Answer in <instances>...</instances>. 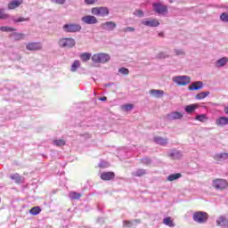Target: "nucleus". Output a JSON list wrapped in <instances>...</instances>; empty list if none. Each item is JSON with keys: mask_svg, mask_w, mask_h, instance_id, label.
<instances>
[{"mask_svg": "<svg viewBox=\"0 0 228 228\" xmlns=\"http://www.w3.org/2000/svg\"><path fill=\"white\" fill-rule=\"evenodd\" d=\"M91 60L94 63H108L110 60H111V57L108 53H94Z\"/></svg>", "mask_w": 228, "mask_h": 228, "instance_id": "1", "label": "nucleus"}, {"mask_svg": "<svg viewBox=\"0 0 228 228\" xmlns=\"http://www.w3.org/2000/svg\"><path fill=\"white\" fill-rule=\"evenodd\" d=\"M194 222L197 224H206L208 222V218H209V215L207 212L197 211L193 214L192 216Z\"/></svg>", "mask_w": 228, "mask_h": 228, "instance_id": "2", "label": "nucleus"}, {"mask_svg": "<svg viewBox=\"0 0 228 228\" xmlns=\"http://www.w3.org/2000/svg\"><path fill=\"white\" fill-rule=\"evenodd\" d=\"M173 81L179 86H186L191 83V77L188 76H177L173 77Z\"/></svg>", "mask_w": 228, "mask_h": 228, "instance_id": "3", "label": "nucleus"}, {"mask_svg": "<svg viewBox=\"0 0 228 228\" xmlns=\"http://www.w3.org/2000/svg\"><path fill=\"white\" fill-rule=\"evenodd\" d=\"M91 12L93 15L97 17H108L110 15V9L108 7H93Z\"/></svg>", "mask_w": 228, "mask_h": 228, "instance_id": "4", "label": "nucleus"}, {"mask_svg": "<svg viewBox=\"0 0 228 228\" xmlns=\"http://www.w3.org/2000/svg\"><path fill=\"white\" fill-rule=\"evenodd\" d=\"M60 47H68L69 49L76 45V40L71 37H62L59 40Z\"/></svg>", "mask_w": 228, "mask_h": 228, "instance_id": "5", "label": "nucleus"}, {"mask_svg": "<svg viewBox=\"0 0 228 228\" xmlns=\"http://www.w3.org/2000/svg\"><path fill=\"white\" fill-rule=\"evenodd\" d=\"M212 186L216 190L222 191V190H225V188L228 187V183H227V180H225V179L216 178V179L213 180Z\"/></svg>", "mask_w": 228, "mask_h": 228, "instance_id": "6", "label": "nucleus"}, {"mask_svg": "<svg viewBox=\"0 0 228 228\" xmlns=\"http://www.w3.org/2000/svg\"><path fill=\"white\" fill-rule=\"evenodd\" d=\"M64 31L66 33H77V31H81V25L79 24H65L63 26Z\"/></svg>", "mask_w": 228, "mask_h": 228, "instance_id": "7", "label": "nucleus"}, {"mask_svg": "<svg viewBox=\"0 0 228 228\" xmlns=\"http://www.w3.org/2000/svg\"><path fill=\"white\" fill-rule=\"evenodd\" d=\"M152 7L156 13H159L160 15L168 12V7L167 5H163L160 3L153 4Z\"/></svg>", "mask_w": 228, "mask_h": 228, "instance_id": "8", "label": "nucleus"}, {"mask_svg": "<svg viewBox=\"0 0 228 228\" xmlns=\"http://www.w3.org/2000/svg\"><path fill=\"white\" fill-rule=\"evenodd\" d=\"M27 51H42V43L31 42L26 45Z\"/></svg>", "mask_w": 228, "mask_h": 228, "instance_id": "9", "label": "nucleus"}, {"mask_svg": "<svg viewBox=\"0 0 228 228\" xmlns=\"http://www.w3.org/2000/svg\"><path fill=\"white\" fill-rule=\"evenodd\" d=\"M82 22H85V24H97L99 20L95 16L93 15H86L82 18Z\"/></svg>", "mask_w": 228, "mask_h": 228, "instance_id": "10", "label": "nucleus"}, {"mask_svg": "<svg viewBox=\"0 0 228 228\" xmlns=\"http://www.w3.org/2000/svg\"><path fill=\"white\" fill-rule=\"evenodd\" d=\"M166 117L167 120H180V118H183V113L179 111L170 112Z\"/></svg>", "mask_w": 228, "mask_h": 228, "instance_id": "11", "label": "nucleus"}, {"mask_svg": "<svg viewBox=\"0 0 228 228\" xmlns=\"http://www.w3.org/2000/svg\"><path fill=\"white\" fill-rule=\"evenodd\" d=\"M142 24L147 26L148 28H158L159 26V20L153 19L150 20H142Z\"/></svg>", "mask_w": 228, "mask_h": 228, "instance_id": "12", "label": "nucleus"}, {"mask_svg": "<svg viewBox=\"0 0 228 228\" xmlns=\"http://www.w3.org/2000/svg\"><path fill=\"white\" fill-rule=\"evenodd\" d=\"M115 177V172H103L101 174L100 178L102 181H111Z\"/></svg>", "mask_w": 228, "mask_h": 228, "instance_id": "13", "label": "nucleus"}, {"mask_svg": "<svg viewBox=\"0 0 228 228\" xmlns=\"http://www.w3.org/2000/svg\"><path fill=\"white\" fill-rule=\"evenodd\" d=\"M101 27L103 29H107L108 31H113V29L117 28V23H115V21H107V22L102 23Z\"/></svg>", "mask_w": 228, "mask_h": 228, "instance_id": "14", "label": "nucleus"}, {"mask_svg": "<svg viewBox=\"0 0 228 228\" xmlns=\"http://www.w3.org/2000/svg\"><path fill=\"white\" fill-rule=\"evenodd\" d=\"M24 0H12L8 4V10H15L16 8H19L21 4H23Z\"/></svg>", "mask_w": 228, "mask_h": 228, "instance_id": "15", "label": "nucleus"}, {"mask_svg": "<svg viewBox=\"0 0 228 228\" xmlns=\"http://www.w3.org/2000/svg\"><path fill=\"white\" fill-rule=\"evenodd\" d=\"M216 225L218 227H228V219L224 216H220L216 219Z\"/></svg>", "mask_w": 228, "mask_h": 228, "instance_id": "16", "label": "nucleus"}, {"mask_svg": "<svg viewBox=\"0 0 228 228\" xmlns=\"http://www.w3.org/2000/svg\"><path fill=\"white\" fill-rule=\"evenodd\" d=\"M204 83L202 81H197L192 83L191 86H189V90L190 91H194V90H201L203 88Z\"/></svg>", "mask_w": 228, "mask_h": 228, "instance_id": "17", "label": "nucleus"}, {"mask_svg": "<svg viewBox=\"0 0 228 228\" xmlns=\"http://www.w3.org/2000/svg\"><path fill=\"white\" fill-rule=\"evenodd\" d=\"M216 126L219 127H224V126H228V117H220L216 120Z\"/></svg>", "mask_w": 228, "mask_h": 228, "instance_id": "18", "label": "nucleus"}, {"mask_svg": "<svg viewBox=\"0 0 228 228\" xmlns=\"http://www.w3.org/2000/svg\"><path fill=\"white\" fill-rule=\"evenodd\" d=\"M150 94L152 95V97H156L157 99H159V97H163V95H165V92L163 90L158 89L150 90Z\"/></svg>", "mask_w": 228, "mask_h": 228, "instance_id": "19", "label": "nucleus"}, {"mask_svg": "<svg viewBox=\"0 0 228 228\" xmlns=\"http://www.w3.org/2000/svg\"><path fill=\"white\" fill-rule=\"evenodd\" d=\"M11 179L16 183V184H20L24 183V178L19 175V173H14L11 175Z\"/></svg>", "mask_w": 228, "mask_h": 228, "instance_id": "20", "label": "nucleus"}, {"mask_svg": "<svg viewBox=\"0 0 228 228\" xmlns=\"http://www.w3.org/2000/svg\"><path fill=\"white\" fill-rule=\"evenodd\" d=\"M145 174H147V170L139 168L133 172L132 175H134V177H143Z\"/></svg>", "mask_w": 228, "mask_h": 228, "instance_id": "21", "label": "nucleus"}, {"mask_svg": "<svg viewBox=\"0 0 228 228\" xmlns=\"http://www.w3.org/2000/svg\"><path fill=\"white\" fill-rule=\"evenodd\" d=\"M227 61H228V58L223 57L216 62V67H218V68L225 67V65L227 64Z\"/></svg>", "mask_w": 228, "mask_h": 228, "instance_id": "22", "label": "nucleus"}, {"mask_svg": "<svg viewBox=\"0 0 228 228\" xmlns=\"http://www.w3.org/2000/svg\"><path fill=\"white\" fill-rule=\"evenodd\" d=\"M11 37L13 38V40L19 41V40H24V34L19 33V32H13L11 34Z\"/></svg>", "mask_w": 228, "mask_h": 228, "instance_id": "23", "label": "nucleus"}, {"mask_svg": "<svg viewBox=\"0 0 228 228\" xmlns=\"http://www.w3.org/2000/svg\"><path fill=\"white\" fill-rule=\"evenodd\" d=\"M181 177H183V175L180 173H176V174H173V175H169L167 176V181H177V179H181Z\"/></svg>", "mask_w": 228, "mask_h": 228, "instance_id": "24", "label": "nucleus"}, {"mask_svg": "<svg viewBox=\"0 0 228 228\" xmlns=\"http://www.w3.org/2000/svg\"><path fill=\"white\" fill-rule=\"evenodd\" d=\"M163 224H165V225H167L168 227H175V224H174V220H172V217L170 216L164 218Z\"/></svg>", "mask_w": 228, "mask_h": 228, "instance_id": "25", "label": "nucleus"}, {"mask_svg": "<svg viewBox=\"0 0 228 228\" xmlns=\"http://www.w3.org/2000/svg\"><path fill=\"white\" fill-rule=\"evenodd\" d=\"M197 108H199L198 104L187 105L185 107V111H186V113H193V111H195V110H197Z\"/></svg>", "mask_w": 228, "mask_h": 228, "instance_id": "26", "label": "nucleus"}, {"mask_svg": "<svg viewBox=\"0 0 228 228\" xmlns=\"http://www.w3.org/2000/svg\"><path fill=\"white\" fill-rule=\"evenodd\" d=\"M40 213H42V208L38 206L37 207H33L30 210H29V214L30 215H34V216H37V215H40Z\"/></svg>", "mask_w": 228, "mask_h": 228, "instance_id": "27", "label": "nucleus"}, {"mask_svg": "<svg viewBox=\"0 0 228 228\" xmlns=\"http://www.w3.org/2000/svg\"><path fill=\"white\" fill-rule=\"evenodd\" d=\"M81 197H82V194L79 192H76V191L69 192V198L72 200H79V199H81Z\"/></svg>", "mask_w": 228, "mask_h": 228, "instance_id": "28", "label": "nucleus"}, {"mask_svg": "<svg viewBox=\"0 0 228 228\" xmlns=\"http://www.w3.org/2000/svg\"><path fill=\"white\" fill-rule=\"evenodd\" d=\"M155 142L156 143H158L159 145H167L168 143V140L165 139L163 137H156L155 138Z\"/></svg>", "mask_w": 228, "mask_h": 228, "instance_id": "29", "label": "nucleus"}, {"mask_svg": "<svg viewBox=\"0 0 228 228\" xmlns=\"http://www.w3.org/2000/svg\"><path fill=\"white\" fill-rule=\"evenodd\" d=\"M209 95V91L207 92H201L196 95V99L198 101H201V99H206Z\"/></svg>", "mask_w": 228, "mask_h": 228, "instance_id": "30", "label": "nucleus"}, {"mask_svg": "<svg viewBox=\"0 0 228 228\" xmlns=\"http://www.w3.org/2000/svg\"><path fill=\"white\" fill-rule=\"evenodd\" d=\"M92 58V53H83L80 54V59L82 61H88Z\"/></svg>", "mask_w": 228, "mask_h": 228, "instance_id": "31", "label": "nucleus"}, {"mask_svg": "<svg viewBox=\"0 0 228 228\" xmlns=\"http://www.w3.org/2000/svg\"><path fill=\"white\" fill-rule=\"evenodd\" d=\"M81 62L79 61H74L73 64L71 65V72H76L77 69H79Z\"/></svg>", "mask_w": 228, "mask_h": 228, "instance_id": "32", "label": "nucleus"}, {"mask_svg": "<svg viewBox=\"0 0 228 228\" xmlns=\"http://www.w3.org/2000/svg\"><path fill=\"white\" fill-rule=\"evenodd\" d=\"M0 31L10 33L12 31H17V28H13L12 27H0Z\"/></svg>", "mask_w": 228, "mask_h": 228, "instance_id": "33", "label": "nucleus"}, {"mask_svg": "<svg viewBox=\"0 0 228 228\" xmlns=\"http://www.w3.org/2000/svg\"><path fill=\"white\" fill-rule=\"evenodd\" d=\"M53 145H56L57 147H63V145H65V140L63 139L54 140Z\"/></svg>", "mask_w": 228, "mask_h": 228, "instance_id": "34", "label": "nucleus"}, {"mask_svg": "<svg viewBox=\"0 0 228 228\" xmlns=\"http://www.w3.org/2000/svg\"><path fill=\"white\" fill-rule=\"evenodd\" d=\"M134 108V105L131 103H127L122 106V110H124L125 111H131V110H133Z\"/></svg>", "mask_w": 228, "mask_h": 228, "instance_id": "35", "label": "nucleus"}, {"mask_svg": "<svg viewBox=\"0 0 228 228\" xmlns=\"http://www.w3.org/2000/svg\"><path fill=\"white\" fill-rule=\"evenodd\" d=\"M195 120H199V122H206V120H208V118L206 117L205 114H201L196 116Z\"/></svg>", "mask_w": 228, "mask_h": 228, "instance_id": "36", "label": "nucleus"}, {"mask_svg": "<svg viewBox=\"0 0 228 228\" xmlns=\"http://www.w3.org/2000/svg\"><path fill=\"white\" fill-rule=\"evenodd\" d=\"M220 20H222L223 22H228V12L221 13Z\"/></svg>", "mask_w": 228, "mask_h": 228, "instance_id": "37", "label": "nucleus"}, {"mask_svg": "<svg viewBox=\"0 0 228 228\" xmlns=\"http://www.w3.org/2000/svg\"><path fill=\"white\" fill-rule=\"evenodd\" d=\"M29 21V18H22L20 17L18 19L13 20V22L17 23V22H28Z\"/></svg>", "mask_w": 228, "mask_h": 228, "instance_id": "38", "label": "nucleus"}, {"mask_svg": "<svg viewBox=\"0 0 228 228\" xmlns=\"http://www.w3.org/2000/svg\"><path fill=\"white\" fill-rule=\"evenodd\" d=\"M118 72H120V74H123L124 76L129 75V69L127 68H121L118 69Z\"/></svg>", "mask_w": 228, "mask_h": 228, "instance_id": "39", "label": "nucleus"}, {"mask_svg": "<svg viewBox=\"0 0 228 228\" xmlns=\"http://www.w3.org/2000/svg\"><path fill=\"white\" fill-rule=\"evenodd\" d=\"M124 33H133L134 31H135V28L133 27H126L125 28H123Z\"/></svg>", "mask_w": 228, "mask_h": 228, "instance_id": "40", "label": "nucleus"}, {"mask_svg": "<svg viewBox=\"0 0 228 228\" xmlns=\"http://www.w3.org/2000/svg\"><path fill=\"white\" fill-rule=\"evenodd\" d=\"M0 19H8V14L4 13V9H0Z\"/></svg>", "mask_w": 228, "mask_h": 228, "instance_id": "41", "label": "nucleus"}, {"mask_svg": "<svg viewBox=\"0 0 228 228\" xmlns=\"http://www.w3.org/2000/svg\"><path fill=\"white\" fill-rule=\"evenodd\" d=\"M175 54L176 56H184L185 53L183 50L175 49Z\"/></svg>", "mask_w": 228, "mask_h": 228, "instance_id": "42", "label": "nucleus"}, {"mask_svg": "<svg viewBox=\"0 0 228 228\" xmlns=\"http://www.w3.org/2000/svg\"><path fill=\"white\" fill-rule=\"evenodd\" d=\"M142 163H143V165H151V163H152V160H151V159L149 158H145L142 159Z\"/></svg>", "mask_w": 228, "mask_h": 228, "instance_id": "43", "label": "nucleus"}, {"mask_svg": "<svg viewBox=\"0 0 228 228\" xmlns=\"http://www.w3.org/2000/svg\"><path fill=\"white\" fill-rule=\"evenodd\" d=\"M224 156L228 158V153H221V154L216 155L215 159H217V160L222 159V158H224Z\"/></svg>", "mask_w": 228, "mask_h": 228, "instance_id": "44", "label": "nucleus"}, {"mask_svg": "<svg viewBox=\"0 0 228 228\" xmlns=\"http://www.w3.org/2000/svg\"><path fill=\"white\" fill-rule=\"evenodd\" d=\"M125 227L131 228L133 227V221H124Z\"/></svg>", "mask_w": 228, "mask_h": 228, "instance_id": "45", "label": "nucleus"}, {"mask_svg": "<svg viewBox=\"0 0 228 228\" xmlns=\"http://www.w3.org/2000/svg\"><path fill=\"white\" fill-rule=\"evenodd\" d=\"M134 15H138L139 17H143V11L142 10H136L134 12Z\"/></svg>", "mask_w": 228, "mask_h": 228, "instance_id": "46", "label": "nucleus"}, {"mask_svg": "<svg viewBox=\"0 0 228 228\" xmlns=\"http://www.w3.org/2000/svg\"><path fill=\"white\" fill-rule=\"evenodd\" d=\"M66 0H51L52 3H55L56 4H65Z\"/></svg>", "mask_w": 228, "mask_h": 228, "instance_id": "47", "label": "nucleus"}, {"mask_svg": "<svg viewBox=\"0 0 228 228\" xmlns=\"http://www.w3.org/2000/svg\"><path fill=\"white\" fill-rule=\"evenodd\" d=\"M86 4H95V0H85Z\"/></svg>", "mask_w": 228, "mask_h": 228, "instance_id": "48", "label": "nucleus"}, {"mask_svg": "<svg viewBox=\"0 0 228 228\" xmlns=\"http://www.w3.org/2000/svg\"><path fill=\"white\" fill-rule=\"evenodd\" d=\"M159 58H168V55H165L164 53H160L159 54Z\"/></svg>", "mask_w": 228, "mask_h": 228, "instance_id": "49", "label": "nucleus"}, {"mask_svg": "<svg viewBox=\"0 0 228 228\" xmlns=\"http://www.w3.org/2000/svg\"><path fill=\"white\" fill-rule=\"evenodd\" d=\"M100 101H108V98L106 96H103V97L100 98Z\"/></svg>", "mask_w": 228, "mask_h": 228, "instance_id": "50", "label": "nucleus"}, {"mask_svg": "<svg viewBox=\"0 0 228 228\" xmlns=\"http://www.w3.org/2000/svg\"><path fill=\"white\" fill-rule=\"evenodd\" d=\"M99 167H100V168H104V165L103 164H100Z\"/></svg>", "mask_w": 228, "mask_h": 228, "instance_id": "51", "label": "nucleus"}, {"mask_svg": "<svg viewBox=\"0 0 228 228\" xmlns=\"http://www.w3.org/2000/svg\"><path fill=\"white\" fill-rule=\"evenodd\" d=\"M159 37H163V33H159Z\"/></svg>", "mask_w": 228, "mask_h": 228, "instance_id": "52", "label": "nucleus"}]
</instances>
